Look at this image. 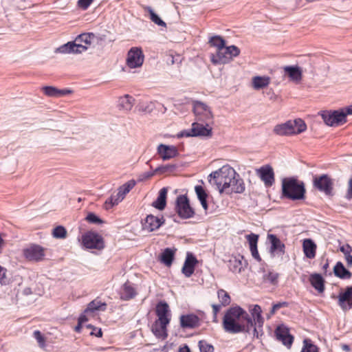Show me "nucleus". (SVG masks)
Wrapping results in <instances>:
<instances>
[{"mask_svg": "<svg viewBox=\"0 0 352 352\" xmlns=\"http://www.w3.org/2000/svg\"><path fill=\"white\" fill-rule=\"evenodd\" d=\"M250 315L240 306L229 308L223 318V327L229 333H250L253 330L254 338H259L263 335L264 318L262 309L258 305L250 306Z\"/></svg>", "mask_w": 352, "mask_h": 352, "instance_id": "obj_1", "label": "nucleus"}, {"mask_svg": "<svg viewBox=\"0 0 352 352\" xmlns=\"http://www.w3.org/2000/svg\"><path fill=\"white\" fill-rule=\"evenodd\" d=\"M235 170L228 166H223L219 170L211 173L209 175V182L211 185H215L220 193H223L226 187H228L230 182L236 177Z\"/></svg>", "mask_w": 352, "mask_h": 352, "instance_id": "obj_2", "label": "nucleus"}, {"mask_svg": "<svg viewBox=\"0 0 352 352\" xmlns=\"http://www.w3.org/2000/svg\"><path fill=\"white\" fill-rule=\"evenodd\" d=\"M282 192L285 197L292 200L303 199L305 194L304 183L294 177L284 178L282 181Z\"/></svg>", "mask_w": 352, "mask_h": 352, "instance_id": "obj_3", "label": "nucleus"}, {"mask_svg": "<svg viewBox=\"0 0 352 352\" xmlns=\"http://www.w3.org/2000/svg\"><path fill=\"white\" fill-rule=\"evenodd\" d=\"M307 129L305 122L301 119L288 120L285 123L277 124L274 128V133L278 135H292L299 134Z\"/></svg>", "mask_w": 352, "mask_h": 352, "instance_id": "obj_4", "label": "nucleus"}, {"mask_svg": "<svg viewBox=\"0 0 352 352\" xmlns=\"http://www.w3.org/2000/svg\"><path fill=\"white\" fill-rule=\"evenodd\" d=\"M192 106L193 112L198 122H202L208 126L213 123L214 116L210 107L199 100L193 101Z\"/></svg>", "mask_w": 352, "mask_h": 352, "instance_id": "obj_5", "label": "nucleus"}, {"mask_svg": "<svg viewBox=\"0 0 352 352\" xmlns=\"http://www.w3.org/2000/svg\"><path fill=\"white\" fill-rule=\"evenodd\" d=\"M135 182L133 179L129 180L122 186L119 187L116 195H112L104 203L106 210H109L114 206L118 205L122 201L125 195L135 186Z\"/></svg>", "mask_w": 352, "mask_h": 352, "instance_id": "obj_6", "label": "nucleus"}, {"mask_svg": "<svg viewBox=\"0 0 352 352\" xmlns=\"http://www.w3.org/2000/svg\"><path fill=\"white\" fill-rule=\"evenodd\" d=\"M321 116L324 123L331 126H340L346 122V114L342 109L323 111Z\"/></svg>", "mask_w": 352, "mask_h": 352, "instance_id": "obj_7", "label": "nucleus"}, {"mask_svg": "<svg viewBox=\"0 0 352 352\" xmlns=\"http://www.w3.org/2000/svg\"><path fill=\"white\" fill-rule=\"evenodd\" d=\"M175 210L182 219H190L195 215L194 209L190 206L186 195H179L176 199Z\"/></svg>", "mask_w": 352, "mask_h": 352, "instance_id": "obj_8", "label": "nucleus"}, {"mask_svg": "<svg viewBox=\"0 0 352 352\" xmlns=\"http://www.w3.org/2000/svg\"><path fill=\"white\" fill-rule=\"evenodd\" d=\"M313 184L315 188L324 192L326 195H332L333 181L328 175L323 174L314 176Z\"/></svg>", "mask_w": 352, "mask_h": 352, "instance_id": "obj_9", "label": "nucleus"}, {"mask_svg": "<svg viewBox=\"0 0 352 352\" xmlns=\"http://www.w3.org/2000/svg\"><path fill=\"white\" fill-rule=\"evenodd\" d=\"M83 245L87 249L102 250L104 248L103 238L94 232H88L82 235Z\"/></svg>", "mask_w": 352, "mask_h": 352, "instance_id": "obj_10", "label": "nucleus"}, {"mask_svg": "<svg viewBox=\"0 0 352 352\" xmlns=\"http://www.w3.org/2000/svg\"><path fill=\"white\" fill-rule=\"evenodd\" d=\"M212 128L210 125L208 126L204 122L202 124L195 122L192 124V128L190 130L182 131L179 137H192V136H211Z\"/></svg>", "mask_w": 352, "mask_h": 352, "instance_id": "obj_11", "label": "nucleus"}, {"mask_svg": "<svg viewBox=\"0 0 352 352\" xmlns=\"http://www.w3.org/2000/svg\"><path fill=\"white\" fill-rule=\"evenodd\" d=\"M144 54L140 48L132 47L128 52L126 65L130 68H137L142 65L144 62Z\"/></svg>", "mask_w": 352, "mask_h": 352, "instance_id": "obj_12", "label": "nucleus"}, {"mask_svg": "<svg viewBox=\"0 0 352 352\" xmlns=\"http://www.w3.org/2000/svg\"><path fill=\"white\" fill-rule=\"evenodd\" d=\"M267 239L270 243L269 252L272 257L282 256L285 253V245L276 235L268 234Z\"/></svg>", "mask_w": 352, "mask_h": 352, "instance_id": "obj_13", "label": "nucleus"}, {"mask_svg": "<svg viewBox=\"0 0 352 352\" xmlns=\"http://www.w3.org/2000/svg\"><path fill=\"white\" fill-rule=\"evenodd\" d=\"M170 312L169 306L165 301H160L156 305V315L162 328H166L170 322L168 314Z\"/></svg>", "mask_w": 352, "mask_h": 352, "instance_id": "obj_14", "label": "nucleus"}, {"mask_svg": "<svg viewBox=\"0 0 352 352\" xmlns=\"http://www.w3.org/2000/svg\"><path fill=\"white\" fill-rule=\"evenodd\" d=\"M337 298L338 305L344 311L352 309V286L346 287L344 292L339 294Z\"/></svg>", "mask_w": 352, "mask_h": 352, "instance_id": "obj_15", "label": "nucleus"}, {"mask_svg": "<svg viewBox=\"0 0 352 352\" xmlns=\"http://www.w3.org/2000/svg\"><path fill=\"white\" fill-rule=\"evenodd\" d=\"M23 254L29 261H39L45 256L44 248L38 245H32L23 250Z\"/></svg>", "mask_w": 352, "mask_h": 352, "instance_id": "obj_16", "label": "nucleus"}, {"mask_svg": "<svg viewBox=\"0 0 352 352\" xmlns=\"http://www.w3.org/2000/svg\"><path fill=\"white\" fill-rule=\"evenodd\" d=\"M276 339L289 348L294 341V337L289 333V329L284 324L278 325L275 330Z\"/></svg>", "mask_w": 352, "mask_h": 352, "instance_id": "obj_17", "label": "nucleus"}, {"mask_svg": "<svg viewBox=\"0 0 352 352\" xmlns=\"http://www.w3.org/2000/svg\"><path fill=\"white\" fill-rule=\"evenodd\" d=\"M228 187L225 188L223 192L226 194L232 193H242L245 190V184L243 179L241 178L240 175L236 173V177H234V179L231 180L229 183Z\"/></svg>", "mask_w": 352, "mask_h": 352, "instance_id": "obj_18", "label": "nucleus"}, {"mask_svg": "<svg viewBox=\"0 0 352 352\" xmlns=\"http://www.w3.org/2000/svg\"><path fill=\"white\" fill-rule=\"evenodd\" d=\"M157 153L163 160L172 159L179 155L176 146L161 144L157 146Z\"/></svg>", "mask_w": 352, "mask_h": 352, "instance_id": "obj_19", "label": "nucleus"}, {"mask_svg": "<svg viewBox=\"0 0 352 352\" xmlns=\"http://www.w3.org/2000/svg\"><path fill=\"white\" fill-rule=\"evenodd\" d=\"M197 263L196 257L192 253L188 252L182 269V272L186 277L189 278L192 275Z\"/></svg>", "mask_w": 352, "mask_h": 352, "instance_id": "obj_20", "label": "nucleus"}, {"mask_svg": "<svg viewBox=\"0 0 352 352\" xmlns=\"http://www.w3.org/2000/svg\"><path fill=\"white\" fill-rule=\"evenodd\" d=\"M164 222V218H159L153 214L147 215L143 224V228L148 232L158 229Z\"/></svg>", "mask_w": 352, "mask_h": 352, "instance_id": "obj_21", "label": "nucleus"}, {"mask_svg": "<svg viewBox=\"0 0 352 352\" xmlns=\"http://www.w3.org/2000/svg\"><path fill=\"white\" fill-rule=\"evenodd\" d=\"M137 295V291L133 284L129 281L126 282L121 287L120 291V298L123 300H129L135 298Z\"/></svg>", "mask_w": 352, "mask_h": 352, "instance_id": "obj_22", "label": "nucleus"}, {"mask_svg": "<svg viewBox=\"0 0 352 352\" xmlns=\"http://www.w3.org/2000/svg\"><path fill=\"white\" fill-rule=\"evenodd\" d=\"M258 171L265 185L271 186L274 182V174L272 168L270 166H263Z\"/></svg>", "mask_w": 352, "mask_h": 352, "instance_id": "obj_23", "label": "nucleus"}, {"mask_svg": "<svg viewBox=\"0 0 352 352\" xmlns=\"http://www.w3.org/2000/svg\"><path fill=\"white\" fill-rule=\"evenodd\" d=\"M226 47L224 46L222 49L217 50L215 54L211 55V61L212 63L217 64H226L230 63V56L228 52L226 50Z\"/></svg>", "mask_w": 352, "mask_h": 352, "instance_id": "obj_24", "label": "nucleus"}, {"mask_svg": "<svg viewBox=\"0 0 352 352\" xmlns=\"http://www.w3.org/2000/svg\"><path fill=\"white\" fill-rule=\"evenodd\" d=\"M246 239L248 241L250 245V250L252 254V256L256 259L258 261H261V258L259 256L258 249H257V243L258 240V235L251 233L246 236Z\"/></svg>", "mask_w": 352, "mask_h": 352, "instance_id": "obj_25", "label": "nucleus"}, {"mask_svg": "<svg viewBox=\"0 0 352 352\" xmlns=\"http://www.w3.org/2000/svg\"><path fill=\"white\" fill-rule=\"evenodd\" d=\"M180 323L183 328H195L199 325V319L193 314L183 315L180 317Z\"/></svg>", "mask_w": 352, "mask_h": 352, "instance_id": "obj_26", "label": "nucleus"}, {"mask_svg": "<svg viewBox=\"0 0 352 352\" xmlns=\"http://www.w3.org/2000/svg\"><path fill=\"white\" fill-rule=\"evenodd\" d=\"M44 94L49 97H60L72 93V91L67 89H59L54 87L46 86L43 87Z\"/></svg>", "mask_w": 352, "mask_h": 352, "instance_id": "obj_27", "label": "nucleus"}, {"mask_svg": "<svg viewBox=\"0 0 352 352\" xmlns=\"http://www.w3.org/2000/svg\"><path fill=\"white\" fill-rule=\"evenodd\" d=\"M167 192V188L164 187L162 189H160L157 198L155 201L153 202L152 206L160 210H164L166 205Z\"/></svg>", "mask_w": 352, "mask_h": 352, "instance_id": "obj_28", "label": "nucleus"}, {"mask_svg": "<svg viewBox=\"0 0 352 352\" xmlns=\"http://www.w3.org/2000/svg\"><path fill=\"white\" fill-rule=\"evenodd\" d=\"M333 273L336 276L341 279H350L352 277V273L349 271L343 263L340 261L337 262L333 267Z\"/></svg>", "mask_w": 352, "mask_h": 352, "instance_id": "obj_29", "label": "nucleus"}, {"mask_svg": "<svg viewBox=\"0 0 352 352\" xmlns=\"http://www.w3.org/2000/svg\"><path fill=\"white\" fill-rule=\"evenodd\" d=\"M303 252L308 258H314L316 256V245L310 239H306L302 243Z\"/></svg>", "mask_w": 352, "mask_h": 352, "instance_id": "obj_30", "label": "nucleus"}, {"mask_svg": "<svg viewBox=\"0 0 352 352\" xmlns=\"http://www.w3.org/2000/svg\"><path fill=\"white\" fill-rule=\"evenodd\" d=\"M311 285L319 292L322 293L324 290V280L320 274H314L309 278Z\"/></svg>", "mask_w": 352, "mask_h": 352, "instance_id": "obj_31", "label": "nucleus"}, {"mask_svg": "<svg viewBox=\"0 0 352 352\" xmlns=\"http://www.w3.org/2000/svg\"><path fill=\"white\" fill-rule=\"evenodd\" d=\"M134 101V98L128 94L120 97L118 100V106L120 109L125 111H129L133 107Z\"/></svg>", "mask_w": 352, "mask_h": 352, "instance_id": "obj_32", "label": "nucleus"}, {"mask_svg": "<svg viewBox=\"0 0 352 352\" xmlns=\"http://www.w3.org/2000/svg\"><path fill=\"white\" fill-rule=\"evenodd\" d=\"M270 83V78L268 76H256L252 78V87L256 90L266 87Z\"/></svg>", "mask_w": 352, "mask_h": 352, "instance_id": "obj_33", "label": "nucleus"}, {"mask_svg": "<svg viewBox=\"0 0 352 352\" xmlns=\"http://www.w3.org/2000/svg\"><path fill=\"white\" fill-rule=\"evenodd\" d=\"M285 72L288 74L292 80L299 81L302 78V71L298 66H286Z\"/></svg>", "mask_w": 352, "mask_h": 352, "instance_id": "obj_34", "label": "nucleus"}, {"mask_svg": "<svg viewBox=\"0 0 352 352\" xmlns=\"http://www.w3.org/2000/svg\"><path fill=\"white\" fill-rule=\"evenodd\" d=\"M195 190L203 208L206 211L208 207L207 203L208 194L206 191L201 186L199 185L195 187Z\"/></svg>", "mask_w": 352, "mask_h": 352, "instance_id": "obj_35", "label": "nucleus"}, {"mask_svg": "<svg viewBox=\"0 0 352 352\" xmlns=\"http://www.w3.org/2000/svg\"><path fill=\"white\" fill-rule=\"evenodd\" d=\"M106 303L102 302L100 300L96 299L88 304L86 309L85 310V313H93L98 310L104 311L106 309Z\"/></svg>", "mask_w": 352, "mask_h": 352, "instance_id": "obj_36", "label": "nucleus"}, {"mask_svg": "<svg viewBox=\"0 0 352 352\" xmlns=\"http://www.w3.org/2000/svg\"><path fill=\"white\" fill-rule=\"evenodd\" d=\"M174 258V252L170 248H166L161 254L160 260L162 263L167 266H170Z\"/></svg>", "mask_w": 352, "mask_h": 352, "instance_id": "obj_37", "label": "nucleus"}, {"mask_svg": "<svg viewBox=\"0 0 352 352\" xmlns=\"http://www.w3.org/2000/svg\"><path fill=\"white\" fill-rule=\"evenodd\" d=\"M279 274L273 271H268L265 272L264 271L263 275V282L266 283H270L272 285H276L278 283Z\"/></svg>", "mask_w": 352, "mask_h": 352, "instance_id": "obj_38", "label": "nucleus"}, {"mask_svg": "<svg viewBox=\"0 0 352 352\" xmlns=\"http://www.w3.org/2000/svg\"><path fill=\"white\" fill-rule=\"evenodd\" d=\"M144 10L148 12L150 15V19L156 25L162 27H166V23L161 19V18L153 11V10L149 7H145Z\"/></svg>", "mask_w": 352, "mask_h": 352, "instance_id": "obj_39", "label": "nucleus"}, {"mask_svg": "<svg viewBox=\"0 0 352 352\" xmlns=\"http://www.w3.org/2000/svg\"><path fill=\"white\" fill-rule=\"evenodd\" d=\"M243 263L241 260L236 257L229 261V268L234 273H240L243 269Z\"/></svg>", "mask_w": 352, "mask_h": 352, "instance_id": "obj_40", "label": "nucleus"}, {"mask_svg": "<svg viewBox=\"0 0 352 352\" xmlns=\"http://www.w3.org/2000/svg\"><path fill=\"white\" fill-rule=\"evenodd\" d=\"M95 38V35L93 33H83L78 35L76 38V42L85 43V45H89Z\"/></svg>", "mask_w": 352, "mask_h": 352, "instance_id": "obj_41", "label": "nucleus"}, {"mask_svg": "<svg viewBox=\"0 0 352 352\" xmlns=\"http://www.w3.org/2000/svg\"><path fill=\"white\" fill-rule=\"evenodd\" d=\"M211 46L217 47V50L222 49L225 46V40L220 36H213L209 40Z\"/></svg>", "mask_w": 352, "mask_h": 352, "instance_id": "obj_42", "label": "nucleus"}, {"mask_svg": "<svg viewBox=\"0 0 352 352\" xmlns=\"http://www.w3.org/2000/svg\"><path fill=\"white\" fill-rule=\"evenodd\" d=\"M74 41L68 42L56 50V52L61 54H74Z\"/></svg>", "mask_w": 352, "mask_h": 352, "instance_id": "obj_43", "label": "nucleus"}, {"mask_svg": "<svg viewBox=\"0 0 352 352\" xmlns=\"http://www.w3.org/2000/svg\"><path fill=\"white\" fill-rule=\"evenodd\" d=\"M52 235L56 239H65L67 237V230L63 226H58L53 229Z\"/></svg>", "mask_w": 352, "mask_h": 352, "instance_id": "obj_44", "label": "nucleus"}, {"mask_svg": "<svg viewBox=\"0 0 352 352\" xmlns=\"http://www.w3.org/2000/svg\"><path fill=\"white\" fill-rule=\"evenodd\" d=\"M217 294L221 305L226 306L230 303V297L225 290L219 289Z\"/></svg>", "mask_w": 352, "mask_h": 352, "instance_id": "obj_45", "label": "nucleus"}, {"mask_svg": "<svg viewBox=\"0 0 352 352\" xmlns=\"http://www.w3.org/2000/svg\"><path fill=\"white\" fill-rule=\"evenodd\" d=\"M166 330V327L162 328L159 321H155V324L152 327V331L157 337L162 336L163 335L166 336V333L165 332Z\"/></svg>", "mask_w": 352, "mask_h": 352, "instance_id": "obj_46", "label": "nucleus"}, {"mask_svg": "<svg viewBox=\"0 0 352 352\" xmlns=\"http://www.w3.org/2000/svg\"><path fill=\"white\" fill-rule=\"evenodd\" d=\"M303 348L301 351V352H318V347L313 344L310 340L305 339L303 341Z\"/></svg>", "mask_w": 352, "mask_h": 352, "instance_id": "obj_47", "label": "nucleus"}, {"mask_svg": "<svg viewBox=\"0 0 352 352\" xmlns=\"http://www.w3.org/2000/svg\"><path fill=\"white\" fill-rule=\"evenodd\" d=\"M199 347L200 352H214L213 346L205 340H200L199 342Z\"/></svg>", "mask_w": 352, "mask_h": 352, "instance_id": "obj_48", "label": "nucleus"}, {"mask_svg": "<svg viewBox=\"0 0 352 352\" xmlns=\"http://www.w3.org/2000/svg\"><path fill=\"white\" fill-rule=\"evenodd\" d=\"M176 166L175 164H166L164 166H159L155 169V173L163 174L167 172H172L175 170Z\"/></svg>", "mask_w": 352, "mask_h": 352, "instance_id": "obj_49", "label": "nucleus"}, {"mask_svg": "<svg viewBox=\"0 0 352 352\" xmlns=\"http://www.w3.org/2000/svg\"><path fill=\"white\" fill-rule=\"evenodd\" d=\"M33 336L36 340L41 348H44L45 346V339L40 331H34L33 333Z\"/></svg>", "mask_w": 352, "mask_h": 352, "instance_id": "obj_50", "label": "nucleus"}, {"mask_svg": "<svg viewBox=\"0 0 352 352\" xmlns=\"http://www.w3.org/2000/svg\"><path fill=\"white\" fill-rule=\"evenodd\" d=\"M226 50L228 52V54L230 56V60H232V58L238 56L240 54V50L236 45H230L226 47Z\"/></svg>", "mask_w": 352, "mask_h": 352, "instance_id": "obj_51", "label": "nucleus"}, {"mask_svg": "<svg viewBox=\"0 0 352 352\" xmlns=\"http://www.w3.org/2000/svg\"><path fill=\"white\" fill-rule=\"evenodd\" d=\"M85 219L88 222L94 224H100L103 223V221L100 218L92 212L89 213Z\"/></svg>", "mask_w": 352, "mask_h": 352, "instance_id": "obj_52", "label": "nucleus"}, {"mask_svg": "<svg viewBox=\"0 0 352 352\" xmlns=\"http://www.w3.org/2000/svg\"><path fill=\"white\" fill-rule=\"evenodd\" d=\"M74 54H80L88 49L87 45H82L81 43L74 41Z\"/></svg>", "mask_w": 352, "mask_h": 352, "instance_id": "obj_53", "label": "nucleus"}, {"mask_svg": "<svg viewBox=\"0 0 352 352\" xmlns=\"http://www.w3.org/2000/svg\"><path fill=\"white\" fill-rule=\"evenodd\" d=\"M287 306V302H278L276 304H274L270 311V316L268 318H270V316L274 315L279 309L282 307H285Z\"/></svg>", "mask_w": 352, "mask_h": 352, "instance_id": "obj_54", "label": "nucleus"}, {"mask_svg": "<svg viewBox=\"0 0 352 352\" xmlns=\"http://www.w3.org/2000/svg\"><path fill=\"white\" fill-rule=\"evenodd\" d=\"M93 1L94 0H78V6L83 10H86L89 8Z\"/></svg>", "mask_w": 352, "mask_h": 352, "instance_id": "obj_55", "label": "nucleus"}, {"mask_svg": "<svg viewBox=\"0 0 352 352\" xmlns=\"http://www.w3.org/2000/svg\"><path fill=\"white\" fill-rule=\"evenodd\" d=\"M221 306H222L221 304V305L214 304L212 305V307L213 309V321L214 322H217V313L219 311Z\"/></svg>", "mask_w": 352, "mask_h": 352, "instance_id": "obj_56", "label": "nucleus"}, {"mask_svg": "<svg viewBox=\"0 0 352 352\" xmlns=\"http://www.w3.org/2000/svg\"><path fill=\"white\" fill-rule=\"evenodd\" d=\"M346 197L348 199H352V177L349 181V188L347 190Z\"/></svg>", "mask_w": 352, "mask_h": 352, "instance_id": "obj_57", "label": "nucleus"}, {"mask_svg": "<svg viewBox=\"0 0 352 352\" xmlns=\"http://www.w3.org/2000/svg\"><path fill=\"white\" fill-rule=\"evenodd\" d=\"M340 250L344 254V256L349 254L351 252V248L350 245L342 246L340 248Z\"/></svg>", "mask_w": 352, "mask_h": 352, "instance_id": "obj_58", "label": "nucleus"}, {"mask_svg": "<svg viewBox=\"0 0 352 352\" xmlns=\"http://www.w3.org/2000/svg\"><path fill=\"white\" fill-rule=\"evenodd\" d=\"M6 272V270L0 265V282L1 283H5Z\"/></svg>", "mask_w": 352, "mask_h": 352, "instance_id": "obj_59", "label": "nucleus"}, {"mask_svg": "<svg viewBox=\"0 0 352 352\" xmlns=\"http://www.w3.org/2000/svg\"><path fill=\"white\" fill-rule=\"evenodd\" d=\"M91 335L100 338L102 336V333L100 329L94 328L93 331L91 332Z\"/></svg>", "mask_w": 352, "mask_h": 352, "instance_id": "obj_60", "label": "nucleus"}, {"mask_svg": "<svg viewBox=\"0 0 352 352\" xmlns=\"http://www.w3.org/2000/svg\"><path fill=\"white\" fill-rule=\"evenodd\" d=\"M342 110L344 111V113L346 114V116L347 115H352V104L345 108H342Z\"/></svg>", "mask_w": 352, "mask_h": 352, "instance_id": "obj_61", "label": "nucleus"}, {"mask_svg": "<svg viewBox=\"0 0 352 352\" xmlns=\"http://www.w3.org/2000/svg\"><path fill=\"white\" fill-rule=\"evenodd\" d=\"M345 259H346V261L347 263V266L351 267L352 266V255H351L349 254L345 256Z\"/></svg>", "mask_w": 352, "mask_h": 352, "instance_id": "obj_62", "label": "nucleus"}, {"mask_svg": "<svg viewBox=\"0 0 352 352\" xmlns=\"http://www.w3.org/2000/svg\"><path fill=\"white\" fill-rule=\"evenodd\" d=\"M32 293V289L30 287H26L23 290V294L25 296L30 295Z\"/></svg>", "mask_w": 352, "mask_h": 352, "instance_id": "obj_63", "label": "nucleus"}, {"mask_svg": "<svg viewBox=\"0 0 352 352\" xmlns=\"http://www.w3.org/2000/svg\"><path fill=\"white\" fill-rule=\"evenodd\" d=\"M179 352H190V350L188 346H185L179 349Z\"/></svg>", "mask_w": 352, "mask_h": 352, "instance_id": "obj_64", "label": "nucleus"}]
</instances>
